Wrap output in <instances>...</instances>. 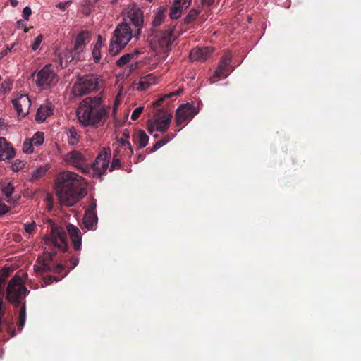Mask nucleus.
<instances>
[{"label":"nucleus","instance_id":"nucleus-16","mask_svg":"<svg viewBox=\"0 0 361 361\" xmlns=\"http://www.w3.org/2000/svg\"><path fill=\"white\" fill-rule=\"evenodd\" d=\"M56 76L52 69H40L37 76V84L43 86L54 83L56 81Z\"/></svg>","mask_w":361,"mask_h":361},{"label":"nucleus","instance_id":"nucleus-38","mask_svg":"<svg viewBox=\"0 0 361 361\" xmlns=\"http://www.w3.org/2000/svg\"><path fill=\"white\" fill-rule=\"evenodd\" d=\"M178 94V92H171V93L168 94H165V95L161 97L157 100L154 101L153 102V105L154 106H157V107L160 106L165 99H169V98H171V97H173L174 95H177Z\"/></svg>","mask_w":361,"mask_h":361},{"label":"nucleus","instance_id":"nucleus-15","mask_svg":"<svg viewBox=\"0 0 361 361\" xmlns=\"http://www.w3.org/2000/svg\"><path fill=\"white\" fill-rule=\"evenodd\" d=\"M81 61V56L73 50H66L59 57L60 66L65 68L69 66H75Z\"/></svg>","mask_w":361,"mask_h":361},{"label":"nucleus","instance_id":"nucleus-49","mask_svg":"<svg viewBox=\"0 0 361 361\" xmlns=\"http://www.w3.org/2000/svg\"><path fill=\"white\" fill-rule=\"evenodd\" d=\"M9 207L6 206L0 198V216L4 215L9 212Z\"/></svg>","mask_w":361,"mask_h":361},{"label":"nucleus","instance_id":"nucleus-41","mask_svg":"<svg viewBox=\"0 0 361 361\" xmlns=\"http://www.w3.org/2000/svg\"><path fill=\"white\" fill-rule=\"evenodd\" d=\"M12 87V83L10 81H4L1 85L0 91L3 92H6L7 91H10Z\"/></svg>","mask_w":361,"mask_h":361},{"label":"nucleus","instance_id":"nucleus-2","mask_svg":"<svg viewBox=\"0 0 361 361\" xmlns=\"http://www.w3.org/2000/svg\"><path fill=\"white\" fill-rule=\"evenodd\" d=\"M76 114L80 124L88 128L104 126L109 116L108 109L99 97L84 99L80 103Z\"/></svg>","mask_w":361,"mask_h":361},{"label":"nucleus","instance_id":"nucleus-28","mask_svg":"<svg viewBox=\"0 0 361 361\" xmlns=\"http://www.w3.org/2000/svg\"><path fill=\"white\" fill-rule=\"evenodd\" d=\"M228 69H216L213 75L209 77V80L211 83H215L222 78H226L229 73L227 71Z\"/></svg>","mask_w":361,"mask_h":361},{"label":"nucleus","instance_id":"nucleus-51","mask_svg":"<svg viewBox=\"0 0 361 361\" xmlns=\"http://www.w3.org/2000/svg\"><path fill=\"white\" fill-rule=\"evenodd\" d=\"M164 145V142L159 140V141L155 142V144L151 148L149 152H154L157 151L158 149H159L160 147H161Z\"/></svg>","mask_w":361,"mask_h":361},{"label":"nucleus","instance_id":"nucleus-57","mask_svg":"<svg viewBox=\"0 0 361 361\" xmlns=\"http://www.w3.org/2000/svg\"><path fill=\"white\" fill-rule=\"evenodd\" d=\"M122 135L126 138V139H129L130 138V131L128 130V129H125L123 132V134Z\"/></svg>","mask_w":361,"mask_h":361},{"label":"nucleus","instance_id":"nucleus-4","mask_svg":"<svg viewBox=\"0 0 361 361\" xmlns=\"http://www.w3.org/2000/svg\"><path fill=\"white\" fill-rule=\"evenodd\" d=\"M134 30V38L138 39L140 37L144 26V13L141 8L136 4L130 5L128 11L123 16V21Z\"/></svg>","mask_w":361,"mask_h":361},{"label":"nucleus","instance_id":"nucleus-55","mask_svg":"<svg viewBox=\"0 0 361 361\" xmlns=\"http://www.w3.org/2000/svg\"><path fill=\"white\" fill-rule=\"evenodd\" d=\"M23 166V164H22L21 162H19L18 164L16 163H15L13 165V170L15 171H18L20 170V169H22Z\"/></svg>","mask_w":361,"mask_h":361},{"label":"nucleus","instance_id":"nucleus-53","mask_svg":"<svg viewBox=\"0 0 361 361\" xmlns=\"http://www.w3.org/2000/svg\"><path fill=\"white\" fill-rule=\"evenodd\" d=\"M119 142H121V145L122 147H126L130 150V154H133V149H132V147H131V145H130V143L129 141L124 140L122 138H121Z\"/></svg>","mask_w":361,"mask_h":361},{"label":"nucleus","instance_id":"nucleus-5","mask_svg":"<svg viewBox=\"0 0 361 361\" xmlns=\"http://www.w3.org/2000/svg\"><path fill=\"white\" fill-rule=\"evenodd\" d=\"M102 82L94 75H87L79 78L73 86L72 92L75 97H82L99 88Z\"/></svg>","mask_w":361,"mask_h":361},{"label":"nucleus","instance_id":"nucleus-25","mask_svg":"<svg viewBox=\"0 0 361 361\" xmlns=\"http://www.w3.org/2000/svg\"><path fill=\"white\" fill-rule=\"evenodd\" d=\"M53 114V110L48 106H41L37 111L35 119L38 122H43Z\"/></svg>","mask_w":361,"mask_h":361},{"label":"nucleus","instance_id":"nucleus-54","mask_svg":"<svg viewBox=\"0 0 361 361\" xmlns=\"http://www.w3.org/2000/svg\"><path fill=\"white\" fill-rule=\"evenodd\" d=\"M71 4V1H65V2H61L57 5V7L60 9L64 11L68 5Z\"/></svg>","mask_w":361,"mask_h":361},{"label":"nucleus","instance_id":"nucleus-59","mask_svg":"<svg viewBox=\"0 0 361 361\" xmlns=\"http://www.w3.org/2000/svg\"><path fill=\"white\" fill-rule=\"evenodd\" d=\"M4 315H5L4 309L0 307V321H2V319H4L5 318Z\"/></svg>","mask_w":361,"mask_h":361},{"label":"nucleus","instance_id":"nucleus-13","mask_svg":"<svg viewBox=\"0 0 361 361\" xmlns=\"http://www.w3.org/2000/svg\"><path fill=\"white\" fill-rule=\"evenodd\" d=\"M113 37L118 39H126L127 44L134 37V30L126 23H121L116 26L114 31Z\"/></svg>","mask_w":361,"mask_h":361},{"label":"nucleus","instance_id":"nucleus-14","mask_svg":"<svg viewBox=\"0 0 361 361\" xmlns=\"http://www.w3.org/2000/svg\"><path fill=\"white\" fill-rule=\"evenodd\" d=\"M214 49L211 47H197L192 49L190 53V59L192 61H205L212 54Z\"/></svg>","mask_w":361,"mask_h":361},{"label":"nucleus","instance_id":"nucleus-40","mask_svg":"<svg viewBox=\"0 0 361 361\" xmlns=\"http://www.w3.org/2000/svg\"><path fill=\"white\" fill-rule=\"evenodd\" d=\"M35 227H36V225H35V221H32L30 224H24L25 231L29 234H32L35 231Z\"/></svg>","mask_w":361,"mask_h":361},{"label":"nucleus","instance_id":"nucleus-42","mask_svg":"<svg viewBox=\"0 0 361 361\" xmlns=\"http://www.w3.org/2000/svg\"><path fill=\"white\" fill-rule=\"evenodd\" d=\"M142 111H143V107H140V106L134 109V111H133V113L131 114V119L133 121L137 120L140 117Z\"/></svg>","mask_w":361,"mask_h":361},{"label":"nucleus","instance_id":"nucleus-33","mask_svg":"<svg viewBox=\"0 0 361 361\" xmlns=\"http://www.w3.org/2000/svg\"><path fill=\"white\" fill-rule=\"evenodd\" d=\"M164 17H165L164 10L161 8L158 9L157 13H155L154 20H152V25L154 27L159 26L164 20Z\"/></svg>","mask_w":361,"mask_h":361},{"label":"nucleus","instance_id":"nucleus-23","mask_svg":"<svg viewBox=\"0 0 361 361\" xmlns=\"http://www.w3.org/2000/svg\"><path fill=\"white\" fill-rule=\"evenodd\" d=\"M157 83V78L152 73L142 76L138 82L137 90H146L150 85Z\"/></svg>","mask_w":361,"mask_h":361},{"label":"nucleus","instance_id":"nucleus-64","mask_svg":"<svg viewBox=\"0 0 361 361\" xmlns=\"http://www.w3.org/2000/svg\"><path fill=\"white\" fill-rule=\"evenodd\" d=\"M0 307L4 309V302H3V299L2 298H0Z\"/></svg>","mask_w":361,"mask_h":361},{"label":"nucleus","instance_id":"nucleus-60","mask_svg":"<svg viewBox=\"0 0 361 361\" xmlns=\"http://www.w3.org/2000/svg\"><path fill=\"white\" fill-rule=\"evenodd\" d=\"M8 48L3 50L2 51H1L0 52V59L3 58L5 55H6L8 54Z\"/></svg>","mask_w":361,"mask_h":361},{"label":"nucleus","instance_id":"nucleus-63","mask_svg":"<svg viewBox=\"0 0 361 361\" xmlns=\"http://www.w3.org/2000/svg\"><path fill=\"white\" fill-rule=\"evenodd\" d=\"M83 13L85 14V15H88L90 13V9L89 7H87L85 8H84L83 10Z\"/></svg>","mask_w":361,"mask_h":361},{"label":"nucleus","instance_id":"nucleus-9","mask_svg":"<svg viewBox=\"0 0 361 361\" xmlns=\"http://www.w3.org/2000/svg\"><path fill=\"white\" fill-rule=\"evenodd\" d=\"M47 245L52 244L63 252L67 251L68 243L66 232L63 228H54L51 229L50 238L46 240Z\"/></svg>","mask_w":361,"mask_h":361},{"label":"nucleus","instance_id":"nucleus-12","mask_svg":"<svg viewBox=\"0 0 361 361\" xmlns=\"http://www.w3.org/2000/svg\"><path fill=\"white\" fill-rule=\"evenodd\" d=\"M13 106L18 116H26L28 114L31 102L27 94H21L19 97L12 100Z\"/></svg>","mask_w":361,"mask_h":361},{"label":"nucleus","instance_id":"nucleus-37","mask_svg":"<svg viewBox=\"0 0 361 361\" xmlns=\"http://www.w3.org/2000/svg\"><path fill=\"white\" fill-rule=\"evenodd\" d=\"M12 269L8 267H4L0 271V283L4 284L6 279L10 276Z\"/></svg>","mask_w":361,"mask_h":361},{"label":"nucleus","instance_id":"nucleus-21","mask_svg":"<svg viewBox=\"0 0 361 361\" xmlns=\"http://www.w3.org/2000/svg\"><path fill=\"white\" fill-rule=\"evenodd\" d=\"M15 190L14 186L11 184V183H8L6 185H2L1 186V192L6 196V202L8 204H15L18 202L20 196L18 195V197H12V194L13 193Z\"/></svg>","mask_w":361,"mask_h":361},{"label":"nucleus","instance_id":"nucleus-7","mask_svg":"<svg viewBox=\"0 0 361 361\" xmlns=\"http://www.w3.org/2000/svg\"><path fill=\"white\" fill-rule=\"evenodd\" d=\"M111 158V150L109 147L103 148L97 154L96 159L91 164L90 171H93V176L98 177L102 180V176L106 173L109 168Z\"/></svg>","mask_w":361,"mask_h":361},{"label":"nucleus","instance_id":"nucleus-31","mask_svg":"<svg viewBox=\"0 0 361 361\" xmlns=\"http://www.w3.org/2000/svg\"><path fill=\"white\" fill-rule=\"evenodd\" d=\"M183 9L185 8L179 6V4L176 5L174 2L173 6L171 8L170 10V18L173 20L178 19L180 16Z\"/></svg>","mask_w":361,"mask_h":361},{"label":"nucleus","instance_id":"nucleus-26","mask_svg":"<svg viewBox=\"0 0 361 361\" xmlns=\"http://www.w3.org/2000/svg\"><path fill=\"white\" fill-rule=\"evenodd\" d=\"M67 136L69 145H76L79 142L80 135L74 127H71L68 130Z\"/></svg>","mask_w":361,"mask_h":361},{"label":"nucleus","instance_id":"nucleus-46","mask_svg":"<svg viewBox=\"0 0 361 361\" xmlns=\"http://www.w3.org/2000/svg\"><path fill=\"white\" fill-rule=\"evenodd\" d=\"M176 5L179 4L181 7L187 8L191 4V0H174Z\"/></svg>","mask_w":361,"mask_h":361},{"label":"nucleus","instance_id":"nucleus-11","mask_svg":"<svg viewBox=\"0 0 361 361\" xmlns=\"http://www.w3.org/2000/svg\"><path fill=\"white\" fill-rule=\"evenodd\" d=\"M172 114L164 109H159L154 116L156 130L164 133L170 126Z\"/></svg>","mask_w":361,"mask_h":361},{"label":"nucleus","instance_id":"nucleus-20","mask_svg":"<svg viewBox=\"0 0 361 361\" xmlns=\"http://www.w3.org/2000/svg\"><path fill=\"white\" fill-rule=\"evenodd\" d=\"M89 33L87 32H80L76 37L74 47L72 50L81 56L82 53L85 49L86 40L89 39Z\"/></svg>","mask_w":361,"mask_h":361},{"label":"nucleus","instance_id":"nucleus-39","mask_svg":"<svg viewBox=\"0 0 361 361\" xmlns=\"http://www.w3.org/2000/svg\"><path fill=\"white\" fill-rule=\"evenodd\" d=\"M101 48L99 47L98 45H94L93 50L92 51V57L96 63H97L101 57Z\"/></svg>","mask_w":361,"mask_h":361},{"label":"nucleus","instance_id":"nucleus-50","mask_svg":"<svg viewBox=\"0 0 361 361\" xmlns=\"http://www.w3.org/2000/svg\"><path fill=\"white\" fill-rule=\"evenodd\" d=\"M31 13H32V10L29 6H26L23 8V17L24 19L27 20L29 19V17L31 15Z\"/></svg>","mask_w":361,"mask_h":361},{"label":"nucleus","instance_id":"nucleus-3","mask_svg":"<svg viewBox=\"0 0 361 361\" xmlns=\"http://www.w3.org/2000/svg\"><path fill=\"white\" fill-rule=\"evenodd\" d=\"M28 293L27 288L21 284L20 277L15 276L9 281L6 298L9 302L14 304L16 307L20 305L19 320L17 324L20 331L24 327L26 321V306L24 299Z\"/></svg>","mask_w":361,"mask_h":361},{"label":"nucleus","instance_id":"nucleus-52","mask_svg":"<svg viewBox=\"0 0 361 361\" xmlns=\"http://www.w3.org/2000/svg\"><path fill=\"white\" fill-rule=\"evenodd\" d=\"M60 279H56L55 276H47L44 278V282L46 285H49L52 283L53 281H59Z\"/></svg>","mask_w":361,"mask_h":361},{"label":"nucleus","instance_id":"nucleus-34","mask_svg":"<svg viewBox=\"0 0 361 361\" xmlns=\"http://www.w3.org/2000/svg\"><path fill=\"white\" fill-rule=\"evenodd\" d=\"M200 11L197 9H191L190 10L188 15L184 18L183 22L185 24L188 25L191 23L199 15Z\"/></svg>","mask_w":361,"mask_h":361},{"label":"nucleus","instance_id":"nucleus-24","mask_svg":"<svg viewBox=\"0 0 361 361\" xmlns=\"http://www.w3.org/2000/svg\"><path fill=\"white\" fill-rule=\"evenodd\" d=\"M133 141L138 143V149H142L148 144L149 137L143 130H138L133 135Z\"/></svg>","mask_w":361,"mask_h":361},{"label":"nucleus","instance_id":"nucleus-30","mask_svg":"<svg viewBox=\"0 0 361 361\" xmlns=\"http://www.w3.org/2000/svg\"><path fill=\"white\" fill-rule=\"evenodd\" d=\"M3 326H4L6 331L11 337H14L16 335V330L13 328V322L12 319L4 318L2 319Z\"/></svg>","mask_w":361,"mask_h":361},{"label":"nucleus","instance_id":"nucleus-43","mask_svg":"<svg viewBox=\"0 0 361 361\" xmlns=\"http://www.w3.org/2000/svg\"><path fill=\"white\" fill-rule=\"evenodd\" d=\"M23 151L27 154L33 152V144L30 142L25 141L23 144Z\"/></svg>","mask_w":361,"mask_h":361},{"label":"nucleus","instance_id":"nucleus-29","mask_svg":"<svg viewBox=\"0 0 361 361\" xmlns=\"http://www.w3.org/2000/svg\"><path fill=\"white\" fill-rule=\"evenodd\" d=\"M138 53L137 51L136 52L128 53L123 54L116 61V65L118 66H122L127 64L129 62L132 61L133 58Z\"/></svg>","mask_w":361,"mask_h":361},{"label":"nucleus","instance_id":"nucleus-10","mask_svg":"<svg viewBox=\"0 0 361 361\" xmlns=\"http://www.w3.org/2000/svg\"><path fill=\"white\" fill-rule=\"evenodd\" d=\"M197 114L196 109L189 103L181 104L176 110V125L180 126L183 122L191 120Z\"/></svg>","mask_w":361,"mask_h":361},{"label":"nucleus","instance_id":"nucleus-32","mask_svg":"<svg viewBox=\"0 0 361 361\" xmlns=\"http://www.w3.org/2000/svg\"><path fill=\"white\" fill-rule=\"evenodd\" d=\"M47 169L45 167L40 166L36 170L32 172L31 177L30 180L32 182L35 181L36 180L42 178L47 173Z\"/></svg>","mask_w":361,"mask_h":361},{"label":"nucleus","instance_id":"nucleus-19","mask_svg":"<svg viewBox=\"0 0 361 361\" xmlns=\"http://www.w3.org/2000/svg\"><path fill=\"white\" fill-rule=\"evenodd\" d=\"M96 207V204L88 209L84 215L83 218V224L85 227L88 230H94L96 225L97 224V216L96 212L94 211Z\"/></svg>","mask_w":361,"mask_h":361},{"label":"nucleus","instance_id":"nucleus-35","mask_svg":"<svg viewBox=\"0 0 361 361\" xmlns=\"http://www.w3.org/2000/svg\"><path fill=\"white\" fill-rule=\"evenodd\" d=\"M44 139V133L37 132L30 142L32 143L33 145L39 146L43 143Z\"/></svg>","mask_w":361,"mask_h":361},{"label":"nucleus","instance_id":"nucleus-1","mask_svg":"<svg viewBox=\"0 0 361 361\" xmlns=\"http://www.w3.org/2000/svg\"><path fill=\"white\" fill-rule=\"evenodd\" d=\"M56 192L61 204L73 206L86 194L84 178L74 172H61L56 179Z\"/></svg>","mask_w":361,"mask_h":361},{"label":"nucleus","instance_id":"nucleus-47","mask_svg":"<svg viewBox=\"0 0 361 361\" xmlns=\"http://www.w3.org/2000/svg\"><path fill=\"white\" fill-rule=\"evenodd\" d=\"M69 261H70L71 266L68 269V271L73 269L78 264L79 258L77 256H73L70 258Z\"/></svg>","mask_w":361,"mask_h":361},{"label":"nucleus","instance_id":"nucleus-45","mask_svg":"<svg viewBox=\"0 0 361 361\" xmlns=\"http://www.w3.org/2000/svg\"><path fill=\"white\" fill-rule=\"evenodd\" d=\"M42 39H43V36L42 35H39L35 39V42H33V44L31 45L32 49L33 50H37L39 48Z\"/></svg>","mask_w":361,"mask_h":361},{"label":"nucleus","instance_id":"nucleus-58","mask_svg":"<svg viewBox=\"0 0 361 361\" xmlns=\"http://www.w3.org/2000/svg\"><path fill=\"white\" fill-rule=\"evenodd\" d=\"M98 44H99V47L101 48L102 47V36L101 35H98L97 42L95 43L94 45H98Z\"/></svg>","mask_w":361,"mask_h":361},{"label":"nucleus","instance_id":"nucleus-44","mask_svg":"<svg viewBox=\"0 0 361 361\" xmlns=\"http://www.w3.org/2000/svg\"><path fill=\"white\" fill-rule=\"evenodd\" d=\"M161 45L162 47L164 46H166L169 44L170 42V34L169 32H164L161 35Z\"/></svg>","mask_w":361,"mask_h":361},{"label":"nucleus","instance_id":"nucleus-61","mask_svg":"<svg viewBox=\"0 0 361 361\" xmlns=\"http://www.w3.org/2000/svg\"><path fill=\"white\" fill-rule=\"evenodd\" d=\"M170 139L171 138L169 135H166L164 138L161 139L160 140L164 141V145H166L170 140Z\"/></svg>","mask_w":361,"mask_h":361},{"label":"nucleus","instance_id":"nucleus-56","mask_svg":"<svg viewBox=\"0 0 361 361\" xmlns=\"http://www.w3.org/2000/svg\"><path fill=\"white\" fill-rule=\"evenodd\" d=\"M214 2V0H202V4L208 6H211Z\"/></svg>","mask_w":361,"mask_h":361},{"label":"nucleus","instance_id":"nucleus-17","mask_svg":"<svg viewBox=\"0 0 361 361\" xmlns=\"http://www.w3.org/2000/svg\"><path fill=\"white\" fill-rule=\"evenodd\" d=\"M66 229L71 239L75 250H80L82 245V235L78 227L73 224H68L66 226Z\"/></svg>","mask_w":361,"mask_h":361},{"label":"nucleus","instance_id":"nucleus-8","mask_svg":"<svg viewBox=\"0 0 361 361\" xmlns=\"http://www.w3.org/2000/svg\"><path fill=\"white\" fill-rule=\"evenodd\" d=\"M64 161L80 170L83 173L90 171V167L85 156L80 152L73 150L64 156Z\"/></svg>","mask_w":361,"mask_h":361},{"label":"nucleus","instance_id":"nucleus-6","mask_svg":"<svg viewBox=\"0 0 361 361\" xmlns=\"http://www.w3.org/2000/svg\"><path fill=\"white\" fill-rule=\"evenodd\" d=\"M56 252L54 251L44 252L43 255L39 256L37 262L39 265H35L34 270L37 274H43L45 272H54L60 274L61 273L65 267L61 263L52 264L54 257L56 256Z\"/></svg>","mask_w":361,"mask_h":361},{"label":"nucleus","instance_id":"nucleus-18","mask_svg":"<svg viewBox=\"0 0 361 361\" xmlns=\"http://www.w3.org/2000/svg\"><path fill=\"white\" fill-rule=\"evenodd\" d=\"M15 156V149L6 138L0 137V160H10Z\"/></svg>","mask_w":361,"mask_h":361},{"label":"nucleus","instance_id":"nucleus-27","mask_svg":"<svg viewBox=\"0 0 361 361\" xmlns=\"http://www.w3.org/2000/svg\"><path fill=\"white\" fill-rule=\"evenodd\" d=\"M239 64L232 62V56L230 53H226L220 60L219 64L217 68H235Z\"/></svg>","mask_w":361,"mask_h":361},{"label":"nucleus","instance_id":"nucleus-22","mask_svg":"<svg viewBox=\"0 0 361 361\" xmlns=\"http://www.w3.org/2000/svg\"><path fill=\"white\" fill-rule=\"evenodd\" d=\"M126 46V39H118L112 38L109 48V51L112 56L118 54Z\"/></svg>","mask_w":361,"mask_h":361},{"label":"nucleus","instance_id":"nucleus-48","mask_svg":"<svg viewBox=\"0 0 361 361\" xmlns=\"http://www.w3.org/2000/svg\"><path fill=\"white\" fill-rule=\"evenodd\" d=\"M147 130L150 134H152L156 130V124L154 119H150L147 121Z\"/></svg>","mask_w":361,"mask_h":361},{"label":"nucleus","instance_id":"nucleus-36","mask_svg":"<svg viewBox=\"0 0 361 361\" xmlns=\"http://www.w3.org/2000/svg\"><path fill=\"white\" fill-rule=\"evenodd\" d=\"M117 153L118 152H114V157H113V159H112V162H111V164L109 167V171H113L116 169H121V161H120V159L117 156Z\"/></svg>","mask_w":361,"mask_h":361},{"label":"nucleus","instance_id":"nucleus-62","mask_svg":"<svg viewBox=\"0 0 361 361\" xmlns=\"http://www.w3.org/2000/svg\"><path fill=\"white\" fill-rule=\"evenodd\" d=\"M10 1H11V5L13 7H16L18 4V0H10Z\"/></svg>","mask_w":361,"mask_h":361}]
</instances>
